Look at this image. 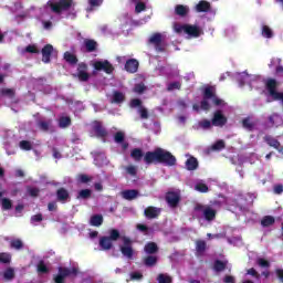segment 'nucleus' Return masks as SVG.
I'll return each instance as SVG.
<instances>
[{
    "instance_id": "1",
    "label": "nucleus",
    "mask_w": 283,
    "mask_h": 283,
    "mask_svg": "<svg viewBox=\"0 0 283 283\" xmlns=\"http://www.w3.org/2000/svg\"><path fill=\"white\" fill-rule=\"evenodd\" d=\"M72 8V0H49L46 6L42 9H39L38 19L42 21L44 30H50L52 28V12L55 14H61V12H65V10H70Z\"/></svg>"
},
{
    "instance_id": "2",
    "label": "nucleus",
    "mask_w": 283,
    "mask_h": 283,
    "mask_svg": "<svg viewBox=\"0 0 283 283\" xmlns=\"http://www.w3.org/2000/svg\"><path fill=\"white\" fill-rule=\"evenodd\" d=\"M237 81L240 87L249 85L250 90H260L268 98V103H271V86L269 83L275 81L273 78L264 80L260 75H249L247 72L237 73Z\"/></svg>"
},
{
    "instance_id": "3",
    "label": "nucleus",
    "mask_w": 283,
    "mask_h": 283,
    "mask_svg": "<svg viewBox=\"0 0 283 283\" xmlns=\"http://www.w3.org/2000/svg\"><path fill=\"white\" fill-rule=\"evenodd\" d=\"M144 161L146 165L163 163V165H167V167H174V165H176V157L163 148H157L154 151L146 153Z\"/></svg>"
},
{
    "instance_id": "4",
    "label": "nucleus",
    "mask_w": 283,
    "mask_h": 283,
    "mask_svg": "<svg viewBox=\"0 0 283 283\" xmlns=\"http://www.w3.org/2000/svg\"><path fill=\"white\" fill-rule=\"evenodd\" d=\"M209 101L217 106L223 107V105H224V102L216 96V87L208 86L205 88L203 101L201 102L200 105L195 104L192 106V109L195 112H200V109H202L203 112H207V109H209L211 107L209 105Z\"/></svg>"
},
{
    "instance_id": "5",
    "label": "nucleus",
    "mask_w": 283,
    "mask_h": 283,
    "mask_svg": "<svg viewBox=\"0 0 283 283\" xmlns=\"http://www.w3.org/2000/svg\"><path fill=\"white\" fill-rule=\"evenodd\" d=\"M174 31L177 34H186L187 39H198L202 36V28L193 24H174Z\"/></svg>"
},
{
    "instance_id": "6",
    "label": "nucleus",
    "mask_w": 283,
    "mask_h": 283,
    "mask_svg": "<svg viewBox=\"0 0 283 283\" xmlns=\"http://www.w3.org/2000/svg\"><path fill=\"white\" fill-rule=\"evenodd\" d=\"M193 216L195 218H205V220L211 221L216 218V210L209 206L197 205Z\"/></svg>"
},
{
    "instance_id": "7",
    "label": "nucleus",
    "mask_w": 283,
    "mask_h": 283,
    "mask_svg": "<svg viewBox=\"0 0 283 283\" xmlns=\"http://www.w3.org/2000/svg\"><path fill=\"white\" fill-rule=\"evenodd\" d=\"M78 269L76 268H59V273L54 276L55 283H63L65 282L66 277L71 275H77Z\"/></svg>"
},
{
    "instance_id": "8",
    "label": "nucleus",
    "mask_w": 283,
    "mask_h": 283,
    "mask_svg": "<svg viewBox=\"0 0 283 283\" xmlns=\"http://www.w3.org/2000/svg\"><path fill=\"white\" fill-rule=\"evenodd\" d=\"M123 244L120 245L122 254L125 258H128V260H132L134 258V249H132V240L129 238L124 237L122 238Z\"/></svg>"
},
{
    "instance_id": "9",
    "label": "nucleus",
    "mask_w": 283,
    "mask_h": 283,
    "mask_svg": "<svg viewBox=\"0 0 283 283\" xmlns=\"http://www.w3.org/2000/svg\"><path fill=\"white\" fill-rule=\"evenodd\" d=\"M269 87H270V103L273 101H281L283 104V93H280L275 90V87H277V82L271 81L269 83Z\"/></svg>"
},
{
    "instance_id": "10",
    "label": "nucleus",
    "mask_w": 283,
    "mask_h": 283,
    "mask_svg": "<svg viewBox=\"0 0 283 283\" xmlns=\"http://www.w3.org/2000/svg\"><path fill=\"white\" fill-rule=\"evenodd\" d=\"M73 76H76L78 81H87L90 78V73L87 72V64L80 63L77 65L76 72L73 73Z\"/></svg>"
},
{
    "instance_id": "11",
    "label": "nucleus",
    "mask_w": 283,
    "mask_h": 283,
    "mask_svg": "<svg viewBox=\"0 0 283 283\" xmlns=\"http://www.w3.org/2000/svg\"><path fill=\"white\" fill-rule=\"evenodd\" d=\"M94 70L106 72V74H112L114 72V66L107 61H95L93 62Z\"/></svg>"
},
{
    "instance_id": "12",
    "label": "nucleus",
    "mask_w": 283,
    "mask_h": 283,
    "mask_svg": "<svg viewBox=\"0 0 283 283\" xmlns=\"http://www.w3.org/2000/svg\"><path fill=\"white\" fill-rule=\"evenodd\" d=\"M212 125L214 127H224L227 125V116L222 114V111H216L212 118Z\"/></svg>"
},
{
    "instance_id": "13",
    "label": "nucleus",
    "mask_w": 283,
    "mask_h": 283,
    "mask_svg": "<svg viewBox=\"0 0 283 283\" xmlns=\"http://www.w3.org/2000/svg\"><path fill=\"white\" fill-rule=\"evenodd\" d=\"M242 283H260V274L255 269H250L244 275Z\"/></svg>"
},
{
    "instance_id": "14",
    "label": "nucleus",
    "mask_w": 283,
    "mask_h": 283,
    "mask_svg": "<svg viewBox=\"0 0 283 283\" xmlns=\"http://www.w3.org/2000/svg\"><path fill=\"white\" fill-rule=\"evenodd\" d=\"M166 200L169 207H177L180 202V192L179 191H170L166 196Z\"/></svg>"
},
{
    "instance_id": "15",
    "label": "nucleus",
    "mask_w": 283,
    "mask_h": 283,
    "mask_svg": "<svg viewBox=\"0 0 283 283\" xmlns=\"http://www.w3.org/2000/svg\"><path fill=\"white\" fill-rule=\"evenodd\" d=\"M163 39H165V35L161 33H155L149 39V42L155 45L157 52H163V48L160 46L163 44Z\"/></svg>"
},
{
    "instance_id": "16",
    "label": "nucleus",
    "mask_w": 283,
    "mask_h": 283,
    "mask_svg": "<svg viewBox=\"0 0 283 283\" xmlns=\"http://www.w3.org/2000/svg\"><path fill=\"white\" fill-rule=\"evenodd\" d=\"M125 91H113L111 95V103H115L116 105L125 103Z\"/></svg>"
},
{
    "instance_id": "17",
    "label": "nucleus",
    "mask_w": 283,
    "mask_h": 283,
    "mask_svg": "<svg viewBox=\"0 0 283 283\" xmlns=\"http://www.w3.org/2000/svg\"><path fill=\"white\" fill-rule=\"evenodd\" d=\"M52 54H56V51H54V46H52L51 44H46L42 49V61H43V63H50V56H52Z\"/></svg>"
},
{
    "instance_id": "18",
    "label": "nucleus",
    "mask_w": 283,
    "mask_h": 283,
    "mask_svg": "<svg viewBox=\"0 0 283 283\" xmlns=\"http://www.w3.org/2000/svg\"><path fill=\"white\" fill-rule=\"evenodd\" d=\"M140 104L142 102L138 98H134L130 101V107H139L138 112L140 114V117L147 118L148 117L147 108L142 107Z\"/></svg>"
},
{
    "instance_id": "19",
    "label": "nucleus",
    "mask_w": 283,
    "mask_h": 283,
    "mask_svg": "<svg viewBox=\"0 0 283 283\" xmlns=\"http://www.w3.org/2000/svg\"><path fill=\"white\" fill-rule=\"evenodd\" d=\"M0 96L2 98H8L9 103H17L14 99V90L12 88H2L0 91Z\"/></svg>"
},
{
    "instance_id": "20",
    "label": "nucleus",
    "mask_w": 283,
    "mask_h": 283,
    "mask_svg": "<svg viewBox=\"0 0 283 283\" xmlns=\"http://www.w3.org/2000/svg\"><path fill=\"white\" fill-rule=\"evenodd\" d=\"M125 70L128 71L130 74H135V72H138V62L134 59L127 60L125 64Z\"/></svg>"
},
{
    "instance_id": "21",
    "label": "nucleus",
    "mask_w": 283,
    "mask_h": 283,
    "mask_svg": "<svg viewBox=\"0 0 283 283\" xmlns=\"http://www.w3.org/2000/svg\"><path fill=\"white\" fill-rule=\"evenodd\" d=\"M92 129H93V132H94L97 136H99L101 138L105 137L106 134H107V132L105 130V128H103V126L101 125L99 122H94V123L92 124Z\"/></svg>"
},
{
    "instance_id": "22",
    "label": "nucleus",
    "mask_w": 283,
    "mask_h": 283,
    "mask_svg": "<svg viewBox=\"0 0 283 283\" xmlns=\"http://www.w3.org/2000/svg\"><path fill=\"white\" fill-rule=\"evenodd\" d=\"M282 60L279 57H273L271 62L269 63L270 70H275L276 74H280V72H283V67L280 65Z\"/></svg>"
},
{
    "instance_id": "23",
    "label": "nucleus",
    "mask_w": 283,
    "mask_h": 283,
    "mask_svg": "<svg viewBox=\"0 0 283 283\" xmlns=\"http://www.w3.org/2000/svg\"><path fill=\"white\" fill-rule=\"evenodd\" d=\"M122 197L124 200H135V198H138V191L137 190H124L122 191Z\"/></svg>"
},
{
    "instance_id": "24",
    "label": "nucleus",
    "mask_w": 283,
    "mask_h": 283,
    "mask_svg": "<svg viewBox=\"0 0 283 283\" xmlns=\"http://www.w3.org/2000/svg\"><path fill=\"white\" fill-rule=\"evenodd\" d=\"M145 216L146 218H158V216H160V209L155 207H148L145 210Z\"/></svg>"
},
{
    "instance_id": "25",
    "label": "nucleus",
    "mask_w": 283,
    "mask_h": 283,
    "mask_svg": "<svg viewBox=\"0 0 283 283\" xmlns=\"http://www.w3.org/2000/svg\"><path fill=\"white\" fill-rule=\"evenodd\" d=\"M197 12H209L211 10V3L201 0L197 6H196Z\"/></svg>"
},
{
    "instance_id": "26",
    "label": "nucleus",
    "mask_w": 283,
    "mask_h": 283,
    "mask_svg": "<svg viewBox=\"0 0 283 283\" xmlns=\"http://www.w3.org/2000/svg\"><path fill=\"white\" fill-rule=\"evenodd\" d=\"M99 247L103 251H109V249H112V239H109V237H103L99 239Z\"/></svg>"
},
{
    "instance_id": "27",
    "label": "nucleus",
    "mask_w": 283,
    "mask_h": 283,
    "mask_svg": "<svg viewBox=\"0 0 283 283\" xmlns=\"http://www.w3.org/2000/svg\"><path fill=\"white\" fill-rule=\"evenodd\" d=\"M212 126L213 122L209 119H201L198 122L197 129H203L205 132H207V129H211Z\"/></svg>"
},
{
    "instance_id": "28",
    "label": "nucleus",
    "mask_w": 283,
    "mask_h": 283,
    "mask_svg": "<svg viewBox=\"0 0 283 283\" xmlns=\"http://www.w3.org/2000/svg\"><path fill=\"white\" fill-rule=\"evenodd\" d=\"M123 140H125V133L123 132H118L115 134V143H118L122 145V149H127L128 145L126 143H124Z\"/></svg>"
},
{
    "instance_id": "29",
    "label": "nucleus",
    "mask_w": 283,
    "mask_h": 283,
    "mask_svg": "<svg viewBox=\"0 0 283 283\" xmlns=\"http://www.w3.org/2000/svg\"><path fill=\"white\" fill-rule=\"evenodd\" d=\"M57 200H60V202H67V200H70V193L67 192V190L61 188L57 190Z\"/></svg>"
},
{
    "instance_id": "30",
    "label": "nucleus",
    "mask_w": 283,
    "mask_h": 283,
    "mask_svg": "<svg viewBox=\"0 0 283 283\" xmlns=\"http://www.w3.org/2000/svg\"><path fill=\"white\" fill-rule=\"evenodd\" d=\"M186 167L189 171H193V169H198V159L190 157L186 161Z\"/></svg>"
},
{
    "instance_id": "31",
    "label": "nucleus",
    "mask_w": 283,
    "mask_h": 283,
    "mask_svg": "<svg viewBox=\"0 0 283 283\" xmlns=\"http://www.w3.org/2000/svg\"><path fill=\"white\" fill-rule=\"evenodd\" d=\"M90 223L92 227H101L103 224V216L94 214L91 217Z\"/></svg>"
},
{
    "instance_id": "32",
    "label": "nucleus",
    "mask_w": 283,
    "mask_h": 283,
    "mask_svg": "<svg viewBox=\"0 0 283 283\" xmlns=\"http://www.w3.org/2000/svg\"><path fill=\"white\" fill-rule=\"evenodd\" d=\"M270 123H271V125H274L275 127H280V125H282V123H283L282 116H280L277 114H273L272 116H270Z\"/></svg>"
},
{
    "instance_id": "33",
    "label": "nucleus",
    "mask_w": 283,
    "mask_h": 283,
    "mask_svg": "<svg viewBox=\"0 0 283 283\" xmlns=\"http://www.w3.org/2000/svg\"><path fill=\"white\" fill-rule=\"evenodd\" d=\"M132 1L136 3L135 12L137 14H139V12H145V8H146L145 0H132Z\"/></svg>"
},
{
    "instance_id": "34",
    "label": "nucleus",
    "mask_w": 283,
    "mask_h": 283,
    "mask_svg": "<svg viewBox=\"0 0 283 283\" xmlns=\"http://www.w3.org/2000/svg\"><path fill=\"white\" fill-rule=\"evenodd\" d=\"M264 140L265 143H268V145H270V147H274V149H280V142H277V139L271 136H265Z\"/></svg>"
},
{
    "instance_id": "35",
    "label": "nucleus",
    "mask_w": 283,
    "mask_h": 283,
    "mask_svg": "<svg viewBox=\"0 0 283 283\" xmlns=\"http://www.w3.org/2000/svg\"><path fill=\"white\" fill-rule=\"evenodd\" d=\"M71 124H72V119H70V117L67 116H62L59 119V125L62 129H65V127H70Z\"/></svg>"
},
{
    "instance_id": "36",
    "label": "nucleus",
    "mask_w": 283,
    "mask_h": 283,
    "mask_svg": "<svg viewBox=\"0 0 283 283\" xmlns=\"http://www.w3.org/2000/svg\"><path fill=\"white\" fill-rule=\"evenodd\" d=\"M64 59L66 63H70L71 65H76V62L78 61L76 59V55L70 53V52H65L64 53Z\"/></svg>"
},
{
    "instance_id": "37",
    "label": "nucleus",
    "mask_w": 283,
    "mask_h": 283,
    "mask_svg": "<svg viewBox=\"0 0 283 283\" xmlns=\"http://www.w3.org/2000/svg\"><path fill=\"white\" fill-rule=\"evenodd\" d=\"M195 190L200 191L201 193H207L209 191V187H207V185L205 182L198 181L195 185Z\"/></svg>"
},
{
    "instance_id": "38",
    "label": "nucleus",
    "mask_w": 283,
    "mask_h": 283,
    "mask_svg": "<svg viewBox=\"0 0 283 283\" xmlns=\"http://www.w3.org/2000/svg\"><path fill=\"white\" fill-rule=\"evenodd\" d=\"M3 280L10 281L14 279V269L8 268L3 273H2Z\"/></svg>"
},
{
    "instance_id": "39",
    "label": "nucleus",
    "mask_w": 283,
    "mask_h": 283,
    "mask_svg": "<svg viewBox=\"0 0 283 283\" xmlns=\"http://www.w3.org/2000/svg\"><path fill=\"white\" fill-rule=\"evenodd\" d=\"M262 36L264 39H273V30L269 28L268 25L262 27Z\"/></svg>"
},
{
    "instance_id": "40",
    "label": "nucleus",
    "mask_w": 283,
    "mask_h": 283,
    "mask_svg": "<svg viewBox=\"0 0 283 283\" xmlns=\"http://www.w3.org/2000/svg\"><path fill=\"white\" fill-rule=\"evenodd\" d=\"M196 249H197V254L200 255L205 253V250L207 249V243L205 241H197Z\"/></svg>"
},
{
    "instance_id": "41",
    "label": "nucleus",
    "mask_w": 283,
    "mask_h": 283,
    "mask_svg": "<svg viewBox=\"0 0 283 283\" xmlns=\"http://www.w3.org/2000/svg\"><path fill=\"white\" fill-rule=\"evenodd\" d=\"M158 251V245H156V243L150 242L148 244L145 245V252L146 253H156Z\"/></svg>"
},
{
    "instance_id": "42",
    "label": "nucleus",
    "mask_w": 283,
    "mask_h": 283,
    "mask_svg": "<svg viewBox=\"0 0 283 283\" xmlns=\"http://www.w3.org/2000/svg\"><path fill=\"white\" fill-rule=\"evenodd\" d=\"M189 12V8L182 4H178L176 7V14H179V17H185Z\"/></svg>"
},
{
    "instance_id": "43",
    "label": "nucleus",
    "mask_w": 283,
    "mask_h": 283,
    "mask_svg": "<svg viewBox=\"0 0 283 283\" xmlns=\"http://www.w3.org/2000/svg\"><path fill=\"white\" fill-rule=\"evenodd\" d=\"M275 223V219L271 216L264 217L261 221L262 227H271Z\"/></svg>"
},
{
    "instance_id": "44",
    "label": "nucleus",
    "mask_w": 283,
    "mask_h": 283,
    "mask_svg": "<svg viewBox=\"0 0 283 283\" xmlns=\"http://www.w3.org/2000/svg\"><path fill=\"white\" fill-rule=\"evenodd\" d=\"M95 165H98V167H103V165H107V158H105V155L101 154L95 157Z\"/></svg>"
},
{
    "instance_id": "45",
    "label": "nucleus",
    "mask_w": 283,
    "mask_h": 283,
    "mask_svg": "<svg viewBox=\"0 0 283 283\" xmlns=\"http://www.w3.org/2000/svg\"><path fill=\"white\" fill-rule=\"evenodd\" d=\"M19 147L23 151H30V149H32V143H30L28 140H22V142H20Z\"/></svg>"
},
{
    "instance_id": "46",
    "label": "nucleus",
    "mask_w": 283,
    "mask_h": 283,
    "mask_svg": "<svg viewBox=\"0 0 283 283\" xmlns=\"http://www.w3.org/2000/svg\"><path fill=\"white\" fill-rule=\"evenodd\" d=\"M85 48L88 52H94V50H96V42H94V40H86Z\"/></svg>"
},
{
    "instance_id": "47",
    "label": "nucleus",
    "mask_w": 283,
    "mask_h": 283,
    "mask_svg": "<svg viewBox=\"0 0 283 283\" xmlns=\"http://www.w3.org/2000/svg\"><path fill=\"white\" fill-rule=\"evenodd\" d=\"M157 281L158 283H171V276L167 274H159Z\"/></svg>"
},
{
    "instance_id": "48",
    "label": "nucleus",
    "mask_w": 283,
    "mask_h": 283,
    "mask_svg": "<svg viewBox=\"0 0 283 283\" xmlns=\"http://www.w3.org/2000/svg\"><path fill=\"white\" fill-rule=\"evenodd\" d=\"M130 156L134 160H140V158H143V150L136 148L130 153Z\"/></svg>"
},
{
    "instance_id": "49",
    "label": "nucleus",
    "mask_w": 283,
    "mask_h": 283,
    "mask_svg": "<svg viewBox=\"0 0 283 283\" xmlns=\"http://www.w3.org/2000/svg\"><path fill=\"white\" fill-rule=\"evenodd\" d=\"M212 149H213V151H220V150L224 149V140L220 139L217 143H214L212 145Z\"/></svg>"
},
{
    "instance_id": "50",
    "label": "nucleus",
    "mask_w": 283,
    "mask_h": 283,
    "mask_svg": "<svg viewBox=\"0 0 283 283\" xmlns=\"http://www.w3.org/2000/svg\"><path fill=\"white\" fill-rule=\"evenodd\" d=\"M2 209H4L6 211L12 209V201L8 198H3L2 199Z\"/></svg>"
},
{
    "instance_id": "51",
    "label": "nucleus",
    "mask_w": 283,
    "mask_h": 283,
    "mask_svg": "<svg viewBox=\"0 0 283 283\" xmlns=\"http://www.w3.org/2000/svg\"><path fill=\"white\" fill-rule=\"evenodd\" d=\"M146 87H145V84L143 83H139V84H136L133 92H135V94H143V92H145Z\"/></svg>"
},
{
    "instance_id": "52",
    "label": "nucleus",
    "mask_w": 283,
    "mask_h": 283,
    "mask_svg": "<svg viewBox=\"0 0 283 283\" xmlns=\"http://www.w3.org/2000/svg\"><path fill=\"white\" fill-rule=\"evenodd\" d=\"M12 260V256L9 253H0V262L8 264Z\"/></svg>"
},
{
    "instance_id": "53",
    "label": "nucleus",
    "mask_w": 283,
    "mask_h": 283,
    "mask_svg": "<svg viewBox=\"0 0 283 283\" xmlns=\"http://www.w3.org/2000/svg\"><path fill=\"white\" fill-rule=\"evenodd\" d=\"M22 247H23V242L21 240L14 239V240L11 241V248L12 249L19 250V249H22Z\"/></svg>"
},
{
    "instance_id": "54",
    "label": "nucleus",
    "mask_w": 283,
    "mask_h": 283,
    "mask_svg": "<svg viewBox=\"0 0 283 283\" xmlns=\"http://www.w3.org/2000/svg\"><path fill=\"white\" fill-rule=\"evenodd\" d=\"M157 261L158 259L156 256H148L145 259V264L146 266H154V264H156Z\"/></svg>"
},
{
    "instance_id": "55",
    "label": "nucleus",
    "mask_w": 283,
    "mask_h": 283,
    "mask_svg": "<svg viewBox=\"0 0 283 283\" xmlns=\"http://www.w3.org/2000/svg\"><path fill=\"white\" fill-rule=\"evenodd\" d=\"M226 266H227V262L216 261L214 271H224Z\"/></svg>"
},
{
    "instance_id": "56",
    "label": "nucleus",
    "mask_w": 283,
    "mask_h": 283,
    "mask_svg": "<svg viewBox=\"0 0 283 283\" xmlns=\"http://www.w3.org/2000/svg\"><path fill=\"white\" fill-rule=\"evenodd\" d=\"M39 51L40 50L34 44H30L25 48V52H29L30 54H38Z\"/></svg>"
},
{
    "instance_id": "57",
    "label": "nucleus",
    "mask_w": 283,
    "mask_h": 283,
    "mask_svg": "<svg viewBox=\"0 0 283 283\" xmlns=\"http://www.w3.org/2000/svg\"><path fill=\"white\" fill-rule=\"evenodd\" d=\"M90 8L88 11H91L93 8H98L101 3H103V0H88Z\"/></svg>"
},
{
    "instance_id": "58",
    "label": "nucleus",
    "mask_w": 283,
    "mask_h": 283,
    "mask_svg": "<svg viewBox=\"0 0 283 283\" xmlns=\"http://www.w3.org/2000/svg\"><path fill=\"white\" fill-rule=\"evenodd\" d=\"M48 271L50 270L48 269V265H45L44 262H40L38 264V273H48Z\"/></svg>"
},
{
    "instance_id": "59",
    "label": "nucleus",
    "mask_w": 283,
    "mask_h": 283,
    "mask_svg": "<svg viewBox=\"0 0 283 283\" xmlns=\"http://www.w3.org/2000/svg\"><path fill=\"white\" fill-rule=\"evenodd\" d=\"M92 196V191L90 189H84L80 191L78 198H90Z\"/></svg>"
},
{
    "instance_id": "60",
    "label": "nucleus",
    "mask_w": 283,
    "mask_h": 283,
    "mask_svg": "<svg viewBox=\"0 0 283 283\" xmlns=\"http://www.w3.org/2000/svg\"><path fill=\"white\" fill-rule=\"evenodd\" d=\"M51 125H52V120L40 123V127H41V129H43V132H48L50 129Z\"/></svg>"
},
{
    "instance_id": "61",
    "label": "nucleus",
    "mask_w": 283,
    "mask_h": 283,
    "mask_svg": "<svg viewBox=\"0 0 283 283\" xmlns=\"http://www.w3.org/2000/svg\"><path fill=\"white\" fill-rule=\"evenodd\" d=\"M243 127L245 129H249L250 132L253 130V122H251V119H249V118L244 119Z\"/></svg>"
},
{
    "instance_id": "62",
    "label": "nucleus",
    "mask_w": 283,
    "mask_h": 283,
    "mask_svg": "<svg viewBox=\"0 0 283 283\" xmlns=\"http://www.w3.org/2000/svg\"><path fill=\"white\" fill-rule=\"evenodd\" d=\"M111 242L115 240H117L118 238H120V233H118V230H112L111 231V237H108Z\"/></svg>"
},
{
    "instance_id": "63",
    "label": "nucleus",
    "mask_w": 283,
    "mask_h": 283,
    "mask_svg": "<svg viewBox=\"0 0 283 283\" xmlns=\"http://www.w3.org/2000/svg\"><path fill=\"white\" fill-rule=\"evenodd\" d=\"M179 87H180L179 82H172V83L168 84V92H174V90H178Z\"/></svg>"
},
{
    "instance_id": "64",
    "label": "nucleus",
    "mask_w": 283,
    "mask_h": 283,
    "mask_svg": "<svg viewBox=\"0 0 283 283\" xmlns=\"http://www.w3.org/2000/svg\"><path fill=\"white\" fill-rule=\"evenodd\" d=\"M41 220H43V217L41 214H35V216L31 217V222L33 224H36V222H41Z\"/></svg>"
}]
</instances>
